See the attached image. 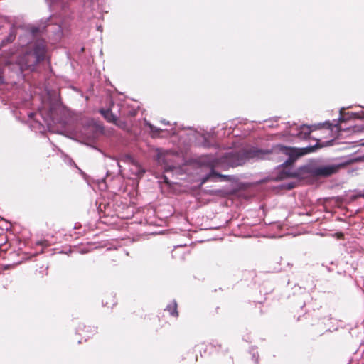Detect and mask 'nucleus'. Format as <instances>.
Returning <instances> with one entry per match:
<instances>
[{"instance_id":"7","label":"nucleus","mask_w":364,"mask_h":364,"mask_svg":"<svg viewBox=\"0 0 364 364\" xmlns=\"http://www.w3.org/2000/svg\"><path fill=\"white\" fill-rule=\"evenodd\" d=\"M340 117H339V122H344L350 118H361L362 117L359 115L358 113L355 112H348L346 114H343V111L341 110L340 112Z\"/></svg>"},{"instance_id":"10","label":"nucleus","mask_w":364,"mask_h":364,"mask_svg":"<svg viewBox=\"0 0 364 364\" xmlns=\"http://www.w3.org/2000/svg\"><path fill=\"white\" fill-rule=\"evenodd\" d=\"M146 125L150 129V132L154 136H155L159 133L160 129L153 126L149 122H146Z\"/></svg>"},{"instance_id":"12","label":"nucleus","mask_w":364,"mask_h":364,"mask_svg":"<svg viewBox=\"0 0 364 364\" xmlns=\"http://www.w3.org/2000/svg\"><path fill=\"white\" fill-rule=\"evenodd\" d=\"M215 174V173H211V174L210 176H208V177L205 178L203 179V183H205V181H207L208 180L209 178L211 177L212 175Z\"/></svg>"},{"instance_id":"1","label":"nucleus","mask_w":364,"mask_h":364,"mask_svg":"<svg viewBox=\"0 0 364 364\" xmlns=\"http://www.w3.org/2000/svg\"><path fill=\"white\" fill-rule=\"evenodd\" d=\"M314 150L313 147H305L302 149L277 146L272 151L258 149L255 147H250L242 149L237 154H231L226 159L228 164L231 166H237L243 164L249 159H273L274 155L286 156L287 159L284 164L289 165L298 158L307 154Z\"/></svg>"},{"instance_id":"9","label":"nucleus","mask_w":364,"mask_h":364,"mask_svg":"<svg viewBox=\"0 0 364 364\" xmlns=\"http://www.w3.org/2000/svg\"><path fill=\"white\" fill-rule=\"evenodd\" d=\"M15 33L14 31H11L9 36L2 41L1 44L0 46L1 48H2L4 46H6L7 43H11L15 39Z\"/></svg>"},{"instance_id":"2","label":"nucleus","mask_w":364,"mask_h":364,"mask_svg":"<svg viewBox=\"0 0 364 364\" xmlns=\"http://www.w3.org/2000/svg\"><path fill=\"white\" fill-rule=\"evenodd\" d=\"M46 54L45 46L43 43H30L17 56L16 63L21 72L33 69L39 61L43 60Z\"/></svg>"},{"instance_id":"13","label":"nucleus","mask_w":364,"mask_h":364,"mask_svg":"<svg viewBox=\"0 0 364 364\" xmlns=\"http://www.w3.org/2000/svg\"><path fill=\"white\" fill-rule=\"evenodd\" d=\"M301 173H288L289 176H296V175H301Z\"/></svg>"},{"instance_id":"5","label":"nucleus","mask_w":364,"mask_h":364,"mask_svg":"<svg viewBox=\"0 0 364 364\" xmlns=\"http://www.w3.org/2000/svg\"><path fill=\"white\" fill-rule=\"evenodd\" d=\"M127 160L130 165L129 171L131 173L137 178L141 177L145 171L131 157H127Z\"/></svg>"},{"instance_id":"11","label":"nucleus","mask_w":364,"mask_h":364,"mask_svg":"<svg viewBox=\"0 0 364 364\" xmlns=\"http://www.w3.org/2000/svg\"><path fill=\"white\" fill-rule=\"evenodd\" d=\"M168 310L170 311V314L173 316H177V311H176V303L174 302L173 304V306H169L167 307Z\"/></svg>"},{"instance_id":"3","label":"nucleus","mask_w":364,"mask_h":364,"mask_svg":"<svg viewBox=\"0 0 364 364\" xmlns=\"http://www.w3.org/2000/svg\"><path fill=\"white\" fill-rule=\"evenodd\" d=\"M326 125L328 126L326 131L328 133H332L334 129H336V132L340 131V128L338 127V124L332 126L331 124H329V122H326L323 124H318L312 126H307L305 124L301 125L300 127L294 126L291 127L289 130V134L292 136H296L300 139H306L309 136L311 132H313L315 129L322 128Z\"/></svg>"},{"instance_id":"6","label":"nucleus","mask_w":364,"mask_h":364,"mask_svg":"<svg viewBox=\"0 0 364 364\" xmlns=\"http://www.w3.org/2000/svg\"><path fill=\"white\" fill-rule=\"evenodd\" d=\"M100 112L108 122L117 124V117L112 113L111 109H101Z\"/></svg>"},{"instance_id":"8","label":"nucleus","mask_w":364,"mask_h":364,"mask_svg":"<svg viewBox=\"0 0 364 364\" xmlns=\"http://www.w3.org/2000/svg\"><path fill=\"white\" fill-rule=\"evenodd\" d=\"M156 159L160 164H166V158L169 156V153L163 150H156Z\"/></svg>"},{"instance_id":"14","label":"nucleus","mask_w":364,"mask_h":364,"mask_svg":"<svg viewBox=\"0 0 364 364\" xmlns=\"http://www.w3.org/2000/svg\"><path fill=\"white\" fill-rule=\"evenodd\" d=\"M161 122L164 124H168V122H166L165 120L161 121Z\"/></svg>"},{"instance_id":"4","label":"nucleus","mask_w":364,"mask_h":364,"mask_svg":"<svg viewBox=\"0 0 364 364\" xmlns=\"http://www.w3.org/2000/svg\"><path fill=\"white\" fill-rule=\"evenodd\" d=\"M342 164H332L326 166H314L309 164L305 167L308 173L313 176H328L336 173Z\"/></svg>"}]
</instances>
